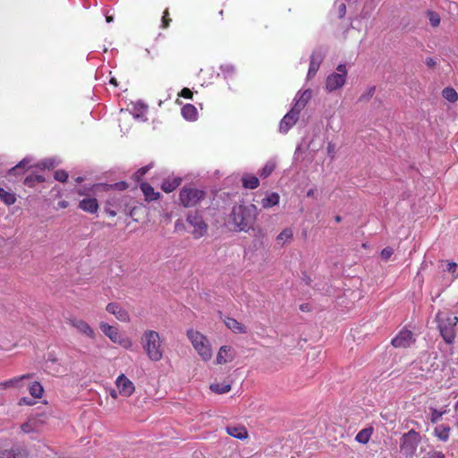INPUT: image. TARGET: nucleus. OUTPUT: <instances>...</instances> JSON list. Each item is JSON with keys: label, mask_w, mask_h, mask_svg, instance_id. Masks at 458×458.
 Listing matches in <instances>:
<instances>
[{"label": "nucleus", "mask_w": 458, "mask_h": 458, "mask_svg": "<svg viewBox=\"0 0 458 458\" xmlns=\"http://www.w3.org/2000/svg\"><path fill=\"white\" fill-rule=\"evenodd\" d=\"M257 215L258 210L255 205H239L233 208L231 217L239 231L247 232L253 227Z\"/></svg>", "instance_id": "1"}, {"label": "nucleus", "mask_w": 458, "mask_h": 458, "mask_svg": "<svg viewBox=\"0 0 458 458\" xmlns=\"http://www.w3.org/2000/svg\"><path fill=\"white\" fill-rule=\"evenodd\" d=\"M141 344L148 359L159 361L163 358V348L160 335L157 331L146 330L141 337Z\"/></svg>", "instance_id": "2"}, {"label": "nucleus", "mask_w": 458, "mask_h": 458, "mask_svg": "<svg viewBox=\"0 0 458 458\" xmlns=\"http://www.w3.org/2000/svg\"><path fill=\"white\" fill-rule=\"evenodd\" d=\"M187 336L202 360L205 361L209 360L213 353L207 337L192 329L188 330Z\"/></svg>", "instance_id": "3"}, {"label": "nucleus", "mask_w": 458, "mask_h": 458, "mask_svg": "<svg viewBox=\"0 0 458 458\" xmlns=\"http://www.w3.org/2000/svg\"><path fill=\"white\" fill-rule=\"evenodd\" d=\"M206 197V192L192 187H183L180 191L179 200L184 208L195 207Z\"/></svg>", "instance_id": "4"}, {"label": "nucleus", "mask_w": 458, "mask_h": 458, "mask_svg": "<svg viewBox=\"0 0 458 458\" xmlns=\"http://www.w3.org/2000/svg\"><path fill=\"white\" fill-rule=\"evenodd\" d=\"M420 442V434L414 429H411L402 437L401 450L407 457H412Z\"/></svg>", "instance_id": "5"}, {"label": "nucleus", "mask_w": 458, "mask_h": 458, "mask_svg": "<svg viewBox=\"0 0 458 458\" xmlns=\"http://www.w3.org/2000/svg\"><path fill=\"white\" fill-rule=\"evenodd\" d=\"M336 71V72L328 75L326 81V89L330 92L342 88L346 81L347 69L345 64H339Z\"/></svg>", "instance_id": "6"}, {"label": "nucleus", "mask_w": 458, "mask_h": 458, "mask_svg": "<svg viewBox=\"0 0 458 458\" xmlns=\"http://www.w3.org/2000/svg\"><path fill=\"white\" fill-rule=\"evenodd\" d=\"M186 221L193 228L191 234L194 238L199 239L206 234L208 225L198 212H190Z\"/></svg>", "instance_id": "7"}, {"label": "nucleus", "mask_w": 458, "mask_h": 458, "mask_svg": "<svg viewBox=\"0 0 458 458\" xmlns=\"http://www.w3.org/2000/svg\"><path fill=\"white\" fill-rule=\"evenodd\" d=\"M311 98V91L305 90L296 99L293 107L288 112V127L294 124L298 120V114L304 108L309 99Z\"/></svg>", "instance_id": "8"}, {"label": "nucleus", "mask_w": 458, "mask_h": 458, "mask_svg": "<svg viewBox=\"0 0 458 458\" xmlns=\"http://www.w3.org/2000/svg\"><path fill=\"white\" fill-rule=\"evenodd\" d=\"M100 329L113 343H118L124 347L131 346V341L125 338H123L118 329L113 326H110L107 323L102 322L100 324Z\"/></svg>", "instance_id": "9"}, {"label": "nucleus", "mask_w": 458, "mask_h": 458, "mask_svg": "<svg viewBox=\"0 0 458 458\" xmlns=\"http://www.w3.org/2000/svg\"><path fill=\"white\" fill-rule=\"evenodd\" d=\"M68 323L74 327L80 334L94 339L96 335L93 328L83 319L72 317L68 318Z\"/></svg>", "instance_id": "10"}, {"label": "nucleus", "mask_w": 458, "mask_h": 458, "mask_svg": "<svg viewBox=\"0 0 458 458\" xmlns=\"http://www.w3.org/2000/svg\"><path fill=\"white\" fill-rule=\"evenodd\" d=\"M326 51L323 47H318L316 48L311 55H310V68L308 72V77L311 78L315 76L317 72L318 71L320 64L325 57Z\"/></svg>", "instance_id": "11"}, {"label": "nucleus", "mask_w": 458, "mask_h": 458, "mask_svg": "<svg viewBox=\"0 0 458 458\" xmlns=\"http://www.w3.org/2000/svg\"><path fill=\"white\" fill-rule=\"evenodd\" d=\"M415 342L413 334L409 330H402L399 334L392 339V345L395 348H407Z\"/></svg>", "instance_id": "12"}, {"label": "nucleus", "mask_w": 458, "mask_h": 458, "mask_svg": "<svg viewBox=\"0 0 458 458\" xmlns=\"http://www.w3.org/2000/svg\"><path fill=\"white\" fill-rule=\"evenodd\" d=\"M115 385L119 389L120 394L125 397H129L134 393L135 386L133 383L123 374L118 376L115 380Z\"/></svg>", "instance_id": "13"}, {"label": "nucleus", "mask_w": 458, "mask_h": 458, "mask_svg": "<svg viewBox=\"0 0 458 458\" xmlns=\"http://www.w3.org/2000/svg\"><path fill=\"white\" fill-rule=\"evenodd\" d=\"M106 310L122 322H128L130 320L129 313L116 302L108 303Z\"/></svg>", "instance_id": "14"}, {"label": "nucleus", "mask_w": 458, "mask_h": 458, "mask_svg": "<svg viewBox=\"0 0 458 458\" xmlns=\"http://www.w3.org/2000/svg\"><path fill=\"white\" fill-rule=\"evenodd\" d=\"M28 452L26 448L14 445L11 449L0 451V458H27Z\"/></svg>", "instance_id": "15"}, {"label": "nucleus", "mask_w": 458, "mask_h": 458, "mask_svg": "<svg viewBox=\"0 0 458 458\" xmlns=\"http://www.w3.org/2000/svg\"><path fill=\"white\" fill-rule=\"evenodd\" d=\"M233 353L232 347L227 345H223L219 349V352L216 356V363L217 364H225L226 362L232 361L233 360Z\"/></svg>", "instance_id": "16"}, {"label": "nucleus", "mask_w": 458, "mask_h": 458, "mask_svg": "<svg viewBox=\"0 0 458 458\" xmlns=\"http://www.w3.org/2000/svg\"><path fill=\"white\" fill-rule=\"evenodd\" d=\"M79 208L85 212L94 214L98 209V203L95 198H86L80 201Z\"/></svg>", "instance_id": "17"}, {"label": "nucleus", "mask_w": 458, "mask_h": 458, "mask_svg": "<svg viewBox=\"0 0 458 458\" xmlns=\"http://www.w3.org/2000/svg\"><path fill=\"white\" fill-rule=\"evenodd\" d=\"M224 322L235 334H245L247 332L246 327L233 318L226 317Z\"/></svg>", "instance_id": "18"}, {"label": "nucleus", "mask_w": 458, "mask_h": 458, "mask_svg": "<svg viewBox=\"0 0 458 458\" xmlns=\"http://www.w3.org/2000/svg\"><path fill=\"white\" fill-rule=\"evenodd\" d=\"M438 328L440 330V334L445 343L451 344L454 340L455 335L454 328L443 322L439 323Z\"/></svg>", "instance_id": "19"}, {"label": "nucleus", "mask_w": 458, "mask_h": 458, "mask_svg": "<svg viewBox=\"0 0 458 458\" xmlns=\"http://www.w3.org/2000/svg\"><path fill=\"white\" fill-rule=\"evenodd\" d=\"M226 432L237 439H245L248 437V432L243 426H227Z\"/></svg>", "instance_id": "20"}, {"label": "nucleus", "mask_w": 458, "mask_h": 458, "mask_svg": "<svg viewBox=\"0 0 458 458\" xmlns=\"http://www.w3.org/2000/svg\"><path fill=\"white\" fill-rule=\"evenodd\" d=\"M182 115L188 121H195L198 117L197 108L191 104L184 105L181 109Z\"/></svg>", "instance_id": "21"}, {"label": "nucleus", "mask_w": 458, "mask_h": 458, "mask_svg": "<svg viewBox=\"0 0 458 458\" xmlns=\"http://www.w3.org/2000/svg\"><path fill=\"white\" fill-rule=\"evenodd\" d=\"M242 182L243 188L250 189V190H254V189L258 188L259 185V178L255 175L249 174H244L242 176Z\"/></svg>", "instance_id": "22"}, {"label": "nucleus", "mask_w": 458, "mask_h": 458, "mask_svg": "<svg viewBox=\"0 0 458 458\" xmlns=\"http://www.w3.org/2000/svg\"><path fill=\"white\" fill-rule=\"evenodd\" d=\"M140 189L148 201L156 200L159 197V192H156L154 188L148 182H142Z\"/></svg>", "instance_id": "23"}, {"label": "nucleus", "mask_w": 458, "mask_h": 458, "mask_svg": "<svg viewBox=\"0 0 458 458\" xmlns=\"http://www.w3.org/2000/svg\"><path fill=\"white\" fill-rule=\"evenodd\" d=\"M450 427L447 425H438L435 428L434 432L435 436L441 441H447L449 438V433H450Z\"/></svg>", "instance_id": "24"}, {"label": "nucleus", "mask_w": 458, "mask_h": 458, "mask_svg": "<svg viewBox=\"0 0 458 458\" xmlns=\"http://www.w3.org/2000/svg\"><path fill=\"white\" fill-rule=\"evenodd\" d=\"M182 182V179L180 177H175L173 180L164 181L161 188L165 192H172L174 191Z\"/></svg>", "instance_id": "25"}, {"label": "nucleus", "mask_w": 458, "mask_h": 458, "mask_svg": "<svg viewBox=\"0 0 458 458\" xmlns=\"http://www.w3.org/2000/svg\"><path fill=\"white\" fill-rule=\"evenodd\" d=\"M279 195L276 192H273L263 198L260 203L264 208H269L277 205L279 203Z\"/></svg>", "instance_id": "26"}, {"label": "nucleus", "mask_w": 458, "mask_h": 458, "mask_svg": "<svg viewBox=\"0 0 458 458\" xmlns=\"http://www.w3.org/2000/svg\"><path fill=\"white\" fill-rule=\"evenodd\" d=\"M372 428H363L356 435L355 439L360 444H367L372 435Z\"/></svg>", "instance_id": "27"}, {"label": "nucleus", "mask_w": 458, "mask_h": 458, "mask_svg": "<svg viewBox=\"0 0 458 458\" xmlns=\"http://www.w3.org/2000/svg\"><path fill=\"white\" fill-rule=\"evenodd\" d=\"M29 377H30V374L13 377V378H11L9 380L0 383V386H1V388H4V389L8 388V387H15L20 381H21L24 378H29Z\"/></svg>", "instance_id": "28"}, {"label": "nucleus", "mask_w": 458, "mask_h": 458, "mask_svg": "<svg viewBox=\"0 0 458 458\" xmlns=\"http://www.w3.org/2000/svg\"><path fill=\"white\" fill-rule=\"evenodd\" d=\"M0 199L1 200L10 206L13 205L16 201V197L13 193L4 191L0 187Z\"/></svg>", "instance_id": "29"}, {"label": "nucleus", "mask_w": 458, "mask_h": 458, "mask_svg": "<svg viewBox=\"0 0 458 458\" xmlns=\"http://www.w3.org/2000/svg\"><path fill=\"white\" fill-rule=\"evenodd\" d=\"M442 96L444 98H445L446 100H448L449 102H455L457 101L458 99V94L457 92L455 91L454 89L453 88H445L442 91Z\"/></svg>", "instance_id": "30"}, {"label": "nucleus", "mask_w": 458, "mask_h": 458, "mask_svg": "<svg viewBox=\"0 0 458 458\" xmlns=\"http://www.w3.org/2000/svg\"><path fill=\"white\" fill-rule=\"evenodd\" d=\"M275 168H276L275 162L272 160L267 161L266 163V165H264V167L260 170L259 176L261 178L268 177L272 174V172L275 170Z\"/></svg>", "instance_id": "31"}, {"label": "nucleus", "mask_w": 458, "mask_h": 458, "mask_svg": "<svg viewBox=\"0 0 458 458\" xmlns=\"http://www.w3.org/2000/svg\"><path fill=\"white\" fill-rule=\"evenodd\" d=\"M43 386L38 382H34L30 386V394L35 398H40L43 394Z\"/></svg>", "instance_id": "32"}, {"label": "nucleus", "mask_w": 458, "mask_h": 458, "mask_svg": "<svg viewBox=\"0 0 458 458\" xmlns=\"http://www.w3.org/2000/svg\"><path fill=\"white\" fill-rule=\"evenodd\" d=\"M210 389L216 394H225L231 390V386L228 384H212Z\"/></svg>", "instance_id": "33"}, {"label": "nucleus", "mask_w": 458, "mask_h": 458, "mask_svg": "<svg viewBox=\"0 0 458 458\" xmlns=\"http://www.w3.org/2000/svg\"><path fill=\"white\" fill-rule=\"evenodd\" d=\"M30 162L29 158H23L18 165L13 166L9 170L10 174H16L20 173L21 170L24 169Z\"/></svg>", "instance_id": "34"}, {"label": "nucleus", "mask_w": 458, "mask_h": 458, "mask_svg": "<svg viewBox=\"0 0 458 458\" xmlns=\"http://www.w3.org/2000/svg\"><path fill=\"white\" fill-rule=\"evenodd\" d=\"M44 177L41 175H30L24 180V184L27 186H33L36 182H44Z\"/></svg>", "instance_id": "35"}, {"label": "nucleus", "mask_w": 458, "mask_h": 458, "mask_svg": "<svg viewBox=\"0 0 458 458\" xmlns=\"http://www.w3.org/2000/svg\"><path fill=\"white\" fill-rule=\"evenodd\" d=\"M36 420H29L21 426V429L24 433H30L36 431Z\"/></svg>", "instance_id": "36"}, {"label": "nucleus", "mask_w": 458, "mask_h": 458, "mask_svg": "<svg viewBox=\"0 0 458 458\" xmlns=\"http://www.w3.org/2000/svg\"><path fill=\"white\" fill-rule=\"evenodd\" d=\"M428 18L432 27H437L440 24V16L433 11H428Z\"/></svg>", "instance_id": "37"}, {"label": "nucleus", "mask_w": 458, "mask_h": 458, "mask_svg": "<svg viewBox=\"0 0 458 458\" xmlns=\"http://www.w3.org/2000/svg\"><path fill=\"white\" fill-rule=\"evenodd\" d=\"M430 411H431L430 421L432 423H437L440 420V418L445 413V411H438L435 408H430Z\"/></svg>", "instance_id": "38"}, {"label": "nucleus", "mask_w": 458, "mask_h": 458, "mask_svg": "<svg viewBox=\"0 0 458 458\" xmlns=\"http://www.w3.org/2000/svg\"><path fill=\"white\" fill-rule=\"evenodd\" d=\"M375 90H376V87H374V86L369 88L368 90L360 97L359 100L360 101L369 100L373 97Z\"/></svg>", "instance_id": "39"}, {"label": "nucleus", "mask_w": 458, "mask_h": 458, "mask_svg": "<svg viewBox=\"0 0 458 458\" xmlns=\"http://www.w3.org/2000/svg\"><path fill=\"white\" fill-rule=\"evenodd\" d=\"M68 178V174L64 170H57L55 172V179L59 182H65Z\"/></svg>", "instance_id": "40"}, {"label": "nucleus", "mask_w": 458, "mask_h": 458, "mask_svg": "<svg viewBox=\"0 0 458 458\" xmlns=\"http://www.w3.org/2000/svg\"><path fill=\"white\" fill-rule=\"evenodd\" d=\"M394 250L391 247H386L381 251V258L385 260H387L390 259V257L393 255Z\"/></svg>", "instance_id": "41"}, {"label": "nucleus", "mask_w": 458, "mask_h": 458, "mask_svg": "<svg viewBox=\"0 0 458 458\" xmlns=\"http://www.w3.org/2000/svg\"><path fill=\"white\" fill-rule=\"evenodd\" d=\"M38 165L42 168L51 169V168H54L56 165V164H55V160H53V159H47V160L42 161Z\"/></svg>", "instance_id": "42"}, {"label": "nucleus", "mask_w": 458, "mask_h": 458, "mask_svg": "<svg viewBox=\"0 0 458 458\" xmlns=\"http://www.w3.org/2000/svg\"><path fill=\"white\" fill-rule=\"evenodd\" d=\"M168 15H169V12L168 10L166 9L164 13H163V17H162V27L164 29H166L168 28L169 26V23L171 21V19L168 18Z\"/></svg>", "instance_id": "43"}, {"label": "nucleus", "mask_w": 458, "mask_h": 458, "mask_svg": "<svg viewBox=\"0 0 458 458\" xmlns=\"http://www.w3.org/2000/svg\"><path fill=\"white\" fill-rule=\"evenodd\" d=\"M180 96L184 98H192V92L188 88H183L180 93Z\"/></svg>", "instance_id": "44"}, {"label": "nucleus", "mask_w": 458, "mask_h": 458, "mask_svg": "<svg viewBox=\"0 0 458 458\" xmlns=\"http://www.w3.org/2000/svg\"><path fill=\"white\" fill-rule=\"evenodd\" d=\"M458 265L454 262H449L446 264V270L451 274L454 275L456 272Z\"/></svg>", "instance_id": "45"}, {"label": "nucleus", "mask_w": 458, "mask_h": 458, "mask_svg": "<svg viewBox=\"0 0 458 458\" xmlns=\"http://www.w3.org/2000/svg\"><path fill=\"white\" fill-rule=\"evenodd\" d=\"M447 324L448 326L452 327L454 328V327L457 324L458 322V318L457 317H448L447 319Z\"/></svg>", "instance_id": "46"}, {"label": "nucleus", "mask_w": 458, "mask_h": 458, "mask_svg": "<svg viewBox=\"0 0 458 458\" xmlns=\"http://www.w3.org/2000/svg\"><path fill=\"white\" fill-rule=\"evenodd\" d=\"M338 13H339V17L340 18H343L345 15V13H346V5L344 4H339V6H338Z\"/></svg>", "instance_id": "47"}, {"label": "nucleus", "mask_w": 458, "mask_h": 458, "mask_svg": "<svg viewBox=\"0 0 458 458\" xmlns=\"http://www.w3.org/2000/svg\"><path fill=\"white\" fill-rule=\"evenodd\" d=\"M135 108L140 112H145L147 110V106L142 102H137Z\"/></svg>", "instance_id": "48"}, {"label": "nucleus", "mask_w": 458, "mask_h": 458, "mask_svg": "<svg viewBox=\"0 0 458 458\" xmlns=\"http://www.w3.org/2000/svg\"><path fill=\"white\" fill-rule=\"evenodd\" d=\"M174 228H175L176 231L183 229L184 228V225H183L182 221L178 219L175 222Z\"/></svg>", "instance_id": "49"}, {"label": "nucleus", "mask_w": 458, "mask_h": 458, "mask_svg": "<svg viewBox=\"0 0 458 458\" xmlns=\"http://www.w3.org/2000/svg\"><path fill=\"white\" fill-rule=\"evenodd\" d=\"M148 170V166H144L139 169L136 173L137 176H143Z\"/></svg>", "instance_id": "50"}, {"label": "nucleus", "mask_w": 458, "mask_h": 458, "mask_svg": "<svg viewBox=\"0 0 458 458\" xmlns=\"http://www.w3.org/2000/svg\"><path fill=\"white\" fill-rule=\"evenodd\" d=\"M106 205H109V202L106 203ZM105 211L110 216H115L116 211L111 209L107 206L105 207Z\"/></svg>", "instance_id": "51"}, {"label": "nucleus", "mask_w": 458, "mask_h": 458, "mask_svg": "<svg viewBox=\"0 0 458 458\" xmlns=\"http://www.w3.org/2000/svg\"><path fill=\"white\" fill-rule=\"evenodd\" d=\"M425 63L428 67H434L437 64L436 61L431 57H428Z\"/></svg>", "instance_id": "52"}, {"label": "nucleus", "mask_w": 458, "mask_h": 458, "mask_svg": "<svg viewBox=\"0 0 458 458\" xmlns=\"http://www.w3.org/2000/svg\"><path fill=\"white\" fill-rule=\"evenodd\" d=\"M56 361H57V359L55 357V355L53 353H48L47 359V363H48V362L55 363Z\"/></svg>", "instance_id": "53"}, {"label": "nucleus", "mask_w": 458, "mask_h": 458, "mask_svg": "<svg viewBox=\"0 0 458 458\" xmlns=\"http://www.w3.org/2000/svg\"><path fill=\"white\" fill-rule=\"evenodd\" d=\"M284 126H286V114L284 115V117L282 118V120L280 122L279 129L281 131H284Z\"/></svg>", "instance_id": "54"}, {"label": "nucleus", "mask_w": 458, "mask_h": 458, "mask_svg": "<svg viewBox=\"0 0 458 458\" xmlns=\"http://www.w3.org/2000/svg\"><path fill=\"white\" fill-rule=\"evenodd\" d=\"M222 71L224 72H233V67L232 65H223L221 66Z\"/></svg>", "instance_id": "55"}, {"label": "nucleus", "mask_w": 458, "mask_h": 458, "mask_svg": "<svg viewBox=\"0 0 458 458\" xmlns=\"http://www.w3.org/2000/svg\"><path fill=\"white\" fill-rule=\"evenodd\" d=\"M58 205H59V207H60V208H67V207H68V202H67V201H65V200H63V201H60V202L58 203Z\"/></svg>", "instance_id": "56"}, {"label": "nucleus", "mask_w": 458, "mask_h": 458, "mask_svg": "<svg viewBox=\"0 0 458 458\" xmlns=\"http://www.w3.org/2000/svg\"><path fill=\"white\" fill-rule=\"evenodd\" d=\"M315 194V190L314 189H310L308 191H307V197H313Z\"/></svg>", "instance_id": "57"}, {"label": "nucleus", "mask_w": 458, "mask_h": 458, "mask_svg": "<svg viewBox=\"0 0 458 458\" xmlns=\"http://www.w3.org/2000/svg\"><path fill=\"white\" fill-rule=\"evenodd\" d=\"M304 281H305V284L307 285H309L310 284V278L308 276H304V277L302 278Z\"/></svg>", "instance_id": "58"}, {"label": "nucleus", "mask_w": 458, "mask_h": 458, "mask_svg": "<svg viewBox=\"0 0 458 458\" xmlns=\"http://www.w3.org/2000/svg\"><path fill=\"white\" fill-rule=\"evenodd\" d=\"M286 233V230H283L280 234L277 236V240H282L284 235Z\"/></svg>", "instance_id": "59"}, {"label": "nucleus", "mask_w": 458, "mask_h": 458, "mask_svg": "<svg viewBox=\"0 0 458 458\" xmlns=\"http://www.w3.org/2000/svg\"><path fill=\"white\" fill-rule=\"evenodd\" d=\"M435 458H445V455L443 453L438 452L435 454Z\"/></svg>", "instance_id": "60"}, {"label": "nucleus", "mask_w": 458, "mask_h": 458, "mask_svg": "<svg viewBox=\"0 0 458 458\" xmlns=\"http://www.w3.org/2000/svg\"><path fill=\"white\" fill-rule=\"evenodd\" d=\"M301 310H303V311L308 310V304L301 305Z\"/></svg>", "instance_id": "61"}, {"label": "nucleus", "mask_w": 458, "mask_h": 458, "mask_svg": "<svg viewBox=\"0 0 458 458\" xmlns=\"http://www.w3.org/2000/svg\"><path fill=\"white\" fill-rule=\"evenodd\" d=\"M110 394H111V396H112L113 398H114V399H115V398H117V393H116L114 390H113V391L110 393Z\"/></svg>", "instance_id": "62"}, {"label": "nucleus", "mask_w": 458, "mask_h": 458, "mask_svg": "<svg viewBox=\"0 0 458 458\" xmlns=\"http://www.w3.org/2000/svg\"><path fill=\"white\" fill-rule=\"evenodd\" d=\"M20 403L30 404V402H27L26 398H22V399L20 401Z\"/></svg>", "instance_id": "63"}, {"label": "nucleus", "mask_w": 458, "mask_h": 458, "mask_svg": "<svg viewBox=\"0 0 458 458\" xmlns=\"http://www.w3.org/2000/svg\"><path fill=\"white\" fill-rule=\"evenodd\" d=\"M335 220L337 223H339V222H341V221H342V217H341L340 216H336L335 217Z\"/></svg>", "instance_id": "64"}]
</instances>
